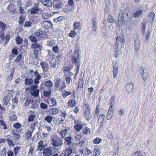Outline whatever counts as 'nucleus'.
Wrapping results in <instances>:
<instances>
[{
    "label": "nucleus",
    "instance_id": "bf43d9fd",
    "mask_svg": "<svg viewBox=\"0 0 156 156\" xmlns=\"http://www.w3.org/2000/svg\"><path fill=\"white\" fill-rule=\"evenodd\" d=\"M34 77L36 78H35L41 79V76L40 75V73H39L37 71V70H36L35 71L34 73Z\"/></svg>",
    "mask_w": 156,
    "mask_h": 156
},
{
    "label": "nucleus",
    "instance_id": "c03bdc74",
    "mask_svg": "<svg viewBox=\"0 0 156 156\" xmlns=\"http://www.w3.org/2000/svg\"><path fill=\"white\" fill-rule=\"evenodd\" d=\"M53 117L50 115H48L44 118V119L49 123H50L52 122Z\"/></svg>",
    "mask_w": 156,
    "mask_h": 156
},
{
    "label": "nucleus",
    "instance_id": "5701e85b",
    "mask_svg": "<svg viewBox=\"0 0 156 156\" xmlns=\"http://www.w3.org/2000/svg\"><path fill=\"white\" fill-rule=\"evenodd\" d=\"M47 102L51 106H55L57 105L56 100L54 98L48 99Z\"/></svg>",
    "mask_w": 156,
    "mask_h": 156
},
{
    "label": "nucleus",
    "instance_id": "4c0bfd02",
    "mask_svg": "<svg viewBox=\"0 0 156 156\" xmlns=\"http://www.w3.org/2000/svg\"><path fill=\"white\" fill-rule=\"evenodd\" d=\"M34 82V80L31 79L26 78L24 80V83L26 85H31Z\"/></svg>",
    "mask_w": 156,
    "mask_h": 156
},
{
    "label": "nucleus",
    "instance_id": "423d86ee",
    "mask_svg": "<svg viewBox=\"0 0 156 156\" xmlns=\"http://www.w3.org/2000/svg\"><path fill=\"white\" fill-rule=\"evenodd\" d=\"M40 65L43 73H47L49 71V65L47 62L45 61L41 62Z\"/></svg>",
    "mask_w": 156,
    "mask_h": 156
},
{
    "label": "nucleus",
    "instance_id": "4468645a",
    "mask_svg": "<svg viewBox=\"0 0 156 156\" xmlns=\"http://www.w3.org/2000/svg\"><path fill=\"white\" fill-rule=\"evenodd\" d=\"M44 32L42 30H39L36 32H35L34 34L38 38V40L40 39V38H43L44 37Z\"/></svg>",
    "mask_w": 156,
    "mask_h": 156
},
{
    "label": "nucleus",
    "instance_id": "8fccbe9b",
    "mask_svg": "<svg viewBox=\"0 0 156 156\" xmlns=\"http://www.w3.org/2000/svg\"><path fill=\"white\" fill-rule=\"evenodd\" d=\"M39 90L37 89V90H34L33 92H31L30 94L31 95L35 97H37L39 95Z\"/></svg>",
    "mask_w": 156,
    "mask_h": 156
},
{
    "label": "nucleus",
    "instance_id": "20e7f679",
    "mask_svg": "<svg viewBox=\"0 0 156 156\" xmlns=\"http://www.w3.org/2000/svg\"><path fill=\"white\" fill-rule=\"evenodd\" d=\"M10 39V34L7 33L6 35L4 36V35L2 34L0 36V44H2L4 46L6 45Z\"/></svg>",
    "mask_w": 156,
    "mask_h": 156
},
{
    "label": "nucleus",
    "instance_id": "cd10ccee",
    "mask_svg": "<svg viewBox=\"0 0 156 156\" xmlns=\"http://www.w3.org/2000/svg\"><path fill=\"white\" fill-rule=\"evenodd\" d=\"M22 54L20 53L16 57V58L14 61L15 62L18 63V65L19 66H20L22 64H20V61L22 59Z\"/></svg>",
    "mask_w": 156,
    "mask_h": 156
},
{
    "label": "nucleus",
    "instance_id": "3c124183",
    "mask_svg": "<svg viewBox=\"0 0 156 156\" xmlns=\"http://www.w3.org/2000/svg\"><path fill=\"white\" fill-rule=\"evenodd\" d=\"M51 90H45L43 92L44 96L47 97H49L51 95Z\"/></svg>",
    "mask_w": 156,
    "mask_h": 156
},
{
    "label": "nucleus",
    "instance_id": "603ef678",
    "mask_svg": "<svg viewBox=\"0 0 156 156\" xmlns=\"http://www.w3.org/2000/svg\"><path fill=\"white\" fill-rule=\"evenodd\" d=\"M32 130H29L27 131L25 134V136L27 140H29L31 137L32 133Z\"/></svg>",
    "mask_w": 156,
    "mask_h": 156
},
{
    "label": "nucleus",
    "instance_id": "ddd939ff",
    "mask_svg": "<svg viewBox=\"0 0 156 156\" xmlns=\"http://www.w3.org/2000/svg\"><path fill=\"white\" fill-rule=\"evenodd\" d=\"M64 6V4L60 1H55L53 5V7L57 9H58Z\"/></svg>",
    "mask_w": 156,
    "mask_h": 156
},
{
    "label": "nucleus",
    "instance_id": "e2e57ef3",
    "mask_svg": "<svg viewBox=\"0 0 156 156\" xmlns=\"http://www.w3.org/2000/svg\"><path fill=\"white\" fill-rule=\"evenodd\" d=\"M21 124L18 122H15L13 124V127L16 129H19L21 128Z\"/></svg>",
    "mask_w": 156,
    "mask_h": 156
},
{
    "label": "nucleus",
    "instance_id": "aec40b11",
    "mask_svg": "<svg viewBox=\"0 0 156 156\" xmlns=\"http://www.w3.org/2000/svg\"><path fill=\"white\" fill-rule=\"evenodd\" d=\"M100 147L98 145H95L94 148V152L93 155L99 156L101 154V151L100 150Z\"/></svg>",
    "mask_w": 156,
    "mask_h": 156
},
{
    "label": "nucleus",
    "instance_id": "052dcab7",
    "mask_svg": "<svg viewBox=\"0 0 156 156\" xmlns=\"http://www.w3.org/2000/svg\"><path fill=\"white\" fill-rule=\"evenodd\" d=\"M113 49H115L114 52V56L115 58H117L119 55V48L117 49L116 48H115V47H113Z\"/></svg>",
    "mask_w": 156,
    "mask_h": 156
},
{
    "label": "nucleus",
    "instance_id": "393cba45",
    "mask_svg": "<svg viewBox=\"0 0 156 156\" xmlns=\"http://www.w3.org/2000/svg\"><path fill=\"white\" fill-rule=\"evenodd\" d=\"M113 108L110 109V108H109L106 116V118L108 120H109L112 118L113 114Z\"/></svg>",
    "mask_w": 156,
    "mask_h": 156
},
{
    "label": "nucleus",
    "instance_id": "49530a36",
    "mask_svg": "<svg viewBox=\"0 0 156 156\" xmlns=\"http://www.w3.org/2000/svg\"><path fill=\"white\" fill-rule=\"evenodd\" d=\"M15 41L17 44H20L23 41V39L19 36L16 37Z\"/></svg>",
    "mask_w": 156,
    "mask_h": 156
},
{
    "label": "nucleus",
    "instance_id": "ea45409f",
    "mask_svg": "<svg viewBox=\"0 0 156 156\" xmlns=\"http://www.w3.org/2000/svg\"><path fill=\"white\" fill-rule=\"evenodd\" d=\"M102 141L101 139L97 137L93 140V143L94 144H99Z\"/></svg>",
    "mask_w": 156,
    "mask_h": 156
},
{
    "label": "nucleus",
    "instance_id": "de8ad7c7",
    "mask_svg": "<svg viewBox=\"0 0 156 156\" xmlns=\"http://www.w3.org/2000/svg\"><path fill=\"white\" fill-rule=\"evenodd\" d=\"M131 156H143V154L141 151H137L132 154Z\"/></svg>",
    "mask_w": 156,
    "mask_h": 156
},
{
    "label": "nucleus",
    "instance_id": "e433bc0d",
    "mask_svg": "<svg viewBox=\"0 0 156 156\" xmlns=\"http://www.w3.org/2000/svg\"><path fill=\"white\" fill-rule=\"evenodd\" d=\"M142 10H138L133 13L134 16L135 17H138L140 16L143 12Z\"/></svg>",
    "mask_w": 156,
    "mask_h": 156
},
{
    "label": "nucleus",
    "instance_id": "58836bf2",
    "mask_svg": "<svg viewBox=\"0 0 156 156\" xmlns=\"http://www.w3.org/2000/svg\"><path fill=\"white\" fill-rule=\"evenodd\" d=\"M71 68H69V67H64L63 68V72L64 73H68V75H70L69 76H72L73 75V73H71V72H69Z\"/></svg>",
    "mask_w": 156,
    "mask_h": 156
},
{
    "label": "nucleus",
    "instance_id": "09e8293b",
    "mask_svg": "<svg viewBox=\"0 0 156 156\" xmlns=\"http://www.w3.org/2000/svg\"><path fill=\"white\" fill-rule=\"evenodd\" d=\"M51 66L53 68H55L57 67L56 62L54 59H52L50 62Z\"/></svg>",
    "mask_w": 156,
    "mask_h": 156
},
{
    "label": "nucleus",
    "instance_id": "39448f33",
    "mask_svg": "<svg viewBox=\"0 0 156 156\" xmlns=\"http://www.w3.org/2000/svg\"><path fill=\"white\" fill-rule=\"evenodd\" d=\"M54 149L52 147L44 148L43 150L42 154L43 156H51L52 155V152Z\"/></svg>",
    "mask_w": 156,
    "mask_h": 156
},
{
    "label": "nucleus",
    "instance_id": "9d476101",
    "mask_svg": "<svg viewBox=\"0 0 156 156\" xmlns=\"http://www.w3.org/2000/svg\"><path fill=\"white\" fill-rule=\"evenodd\" d=\"M41 25L43 28L48 29L52 27L53 24L50 21H44L41 23Z\"/></svg>",
    "mask_w": 156,
    "mask_h": 156
},
{
    "label": "nucleus",
    "instance_id": "6e6552de",
    "mask_svg": "<svg viewBox=\"0 0 156 156\" xmlns=\"http://www.w3.org/2000/svg\"><path fill=\"white\" fill-rule=\"evenodd\" d=\"M78 52L76 53L75 52L74 55L72 56V61L73 63H75V65L76 67V73L75 74V76H77V74L78 73Z\"/></svg>",
    "mask_w": 156,
    "mask_h": 156
},
{
    "label": "nucleus",
    "instance_id": "f03ea898",
    "mask_svg": "<svg viewBox=\"0 0 156 156\" xmlns=\"http://www.w3.org/2000/svg\"><path fill=\"white\" fill-rule=\"evenodd\" d=\"M83 111L84 118L87 120H89L92 118L90 114V109L89 104L84 103L83 106Z\"/></svg>",
    "mask_w": 156,
    "mask_h": 156
},
{
    "label": "nucleus",
    "instance_id": "4d7b16f0",
    "mask_svg": "<svg viewBox=\"0 0 156 156\" xmlns=\"http://www.w3.org/2000/svg\"><path fill=\"white\" fill-rule=\"evenodd\" d=\"M32 23L30 21H26L23 26L24 28L30 27L32 26Z\"/></svg>",
    "mask_w": 156,
    "mask_h": 156
},
{
    "label": "nucleus",
    "instance_id": "dca6fc26",
    "mask_svg": "<svg viewBox=\"0 0 156 156\" xmlns=\"http://www.w3.org/2000/svg\"><path fill=\"white\" fill-rule=\"evenodd\" d=\"M10 97L9 95L5 97L3 100L2 101V106H6L9 104L10 100Z\"/></svg>",
    "mask_w": 156,
    "mask_h": 156
},
{
    "label": "nucleus",
    "instance_id": "a19ab883",
    "mask_svg": "<svg viewBox=\"0 0 156 156\" xmlns=\"http://www.w3.org/2000/svg\"><path fill=\"white\" fill-rule=\"evenodd\" d=\"M96 21L97 19L95 17L93 18L91 20V21L93 23V28H94V32H95L96 29H97V26L96 25Z\"/></svg>",
    "mask_w": 156,
    "mask_h": 156
},
{
    "label": "nucleus",
    "instance_id": "473e14b6",
    "mask_svg": "<svg viewBox=\"0 0 156 156\" xmlns=\"http://www.w3.org/2000/svg\"><path fill=\"white\" fill-rule=\"evenodd\" d=\"M9 118L10 121L12 122L16 121L17 119V116L13 112L11 114V115L9 116Z\"/></svg>",
    "mask_w": 156,
    "mask_h": 156
},
{
    "label": "nucleus",
    "instance_id": "4be33fe9",
    "mask_svg": "<svg viewBox=\"0 0 156 156\" xmlns=\"http://www.w3.org/2000/svg\"><path fill=\"white\" fill-rule=\"evenodd\" d=\"M133 85L132 84L129 83L126 86V90L129 93H130L133 90Z\"/></svg>",
    "mask_w": 156,
    "mask_h": 156
},
{
    "label": "nucleus",
    "instance_id": "bb28decb",
    "mask_svg": "<svg viewBox=\"0 0 156 156\" xmlns=\"http://www.w3.org/2000/svg\"><path fill=\"white\" fill-rule=\"evenodd\" d=\"M115 95L112 96L110 100V109H111L113 108H112L114 106V104L115 102Z\"/></svg>",
    "mask_w": 156,
    "mask_h": 156
},
{
    "label": "nucleus",
    "instance_id": "864d4df0",
    "mask_svg": "<svg viewBox=\"0 0 156 156\" xmlns=\"http://www.w3.org/2000/svg\"><path fill=\"white\" fill-rule=\"evenodd\" d=\"M34 36V34H33V35L30 36L29 37L31 41L33 43L37 42V40L36 37Z\"/></svg>",
    "mask_w": 156,
    "mask_h": 156
},
{
    "label": "nucleus",
    "instance_id": "c9c22d12",
    "mask_svg": "<svg viewBox=\"0 0 156 156\" xmlns=\"http://www.w3.org/2000/svg\"><path fill=\"white\" fill-rule=\"evenodd\" d=\"M49 112L51 115H55L57 114L58 112V110L56 108H53L50 109Z\"/></svg>",
    "mask_w": 156,
    "mask_h": 156
},
{
    "label": "nucleus",
    "instance_id": "a878e982",
    "mask_svg": "<svg viewBox=\"0 0 156 156\" xmlns=\"http://www.w3.org/2000/svg\"><path fill=\"white\" fill-rule=\"evenodd\" d=\"M100 113V105L99 104L97 105L96 109L94 113V117L96 118L97 117Z\"/></svg>",
    "mask_w": 156,
    "mask_h": 156
},
{
    "label": "nucleus",
    "instance_id": "9b49d317",
    "mask_svg": "<svg viewBox=\"0 0 156 156\" xmlns=\"http://www.w3.org/2000/svg\"><path fill=\"white\" fill-rule=\"evenodd\" d=\"M31 47L33 49H37L39 51H41L42 48L41 43H40V42L39 43L38 42L37 43L35 42L32 44L31 45Z\"/></svg>",
    "mask_w": 156,
    "mask_h": 156
},
{
    "label": "nucleus",
    "instance_id": "c756f323",
    "mask_svg": "<svg viewBox=\"0 0 156 156\" xmlns=\"http://www.w3.org/2000/svg\"><path fill=\"white\" fill-rule=\"evenodd\" d=\"M26 17V15H20V16L18 21L19 25H22L23 24L25 20Z\"/></svg>",
    "mask_w": 156,
    "mask_h": 156
},
{
    "label": "nucleus",
    "instance_id": "f3484780",
    "mask_svg": "<svg viewBox=\"0 0 156 156\" xmlns=\"http://www.w3.org/2000/svg\"><path fill=\"white\" fill-rule=\"evenodd\" d=\"M44 85L45 87L48 88L49 90H51L54 87L53 83L51 80L45 81L44 82Z\"/></svg>",
    "mask_w": 156,
    "mask_h": 156
},
{
    "label": "nucleus",
    "instance_id": "a211bd4d",
    "mask_svg": "<svg viewBox=\"0 0 156 156\" xmlns=\"http://www.w3.org/2000/svg\"><path fill=\"white\" fill-rule=\"evenodd\" d=\"M140 73L142 75L143 80L144 81L146 80L148 77L149 74L148 73L144 72V69L142 67H140Z\"/></svg>",
    "mask_w": 156,
    "mask_h": 156
},
{
    "label": "nucleus",
    "instance_id": "7c9ffc66",
    "mask_svg": "<svg viewBox=\"0 0 156 156\" xmlns=\"http://www.w3.org/2000/svg\"><path fill=\"white\" fill-rule=\"evenodd\" d=\"M72 93L70 91H67L66 90H63L62 95V97L65 98H66L68 96L70 95Z\"/></svg>",
    "mask_w": 156,
    "mask_h": 156
},
{
    "label": "nucleus",
    "instance_id": "37998d69",
    "mask_svg": "<svg viewBox=\"0 0 156 156\" xmlns=\"http://www.w3.org/2000/svg\"><path fill=\"white\" fill-rule=\"evenodd\" d=\"M6 27V24L4 23L0 22V31L4 32L5 31V28Z\"/></svg>",
    "mask_w": 156,
    "mask_h": 156
},
{
    "label": "nucleus",
    "instance_id": "2eb2a0df",
    "mask_svg": "<svg viewBox=\"0 0 156 156\" xmlns=\"http://www.w3.org/2000/svg\"><path fill=\"white\" fill-rule=\"evenodd\" d=\"M69 130V128H66L59 132V133L62 138L66 137L65 136L68 135V131Z\"/></svg>",
    "mask_w": 156,
    "mask_h": 156
},
{
    "label": "nucleus",
    "instance_id": "2f4dec72",
    "mask_svg": "<svg viewBox=\"0 0 156 156\" xmlns=\"http://www.w3.org/2000/svg\"><path fill=\"white\" fill-rule=\"evenodd\" d=\"M72 137L71 136L66 137L64 139L65 141L64 143L66 144L69 145L72 143Z\"/></svg>",
    "mask_w": 156,
    "mask_h": 156
},
{
    "label": "nucleus",
    "instance_id": "69168bd1",
    "mask_svg": "<svg viewBox=\"0 0 156 156\" xmlns=\"http://www.w3.org/2000/svg\"><path fill=\"white\" fill-rule=\"evenodd\" d=\"M70 75H68V76L66 75L65 74V76H66V83L67 84H69L70 83L71 81H72L71 78L70 76H69Z\"/></svg>",
    "mask_w": 156,
    "mask_h": 156
},
{
    "label": "nucleus",
    "instance_id": "c85d7f7f",
    "mask_svg": "<svg viewBox=\"0 0 156 156\" xmlns=\"http://www.w3.org/2000/svg\"><path fill=\"white\" fill-rule=\"evenodd\" d=\"M68 5L71 6L70 11L73 10L75 8V5H74V3L73 0H69Z\"/></svg>",
    "mask_w": 156,
    "mask_h": 156
},
{
    "label": "nucleus",
    "instance_id": "412c9836",
    "mask_svg": "<svg viewBox=\"0 0 156 156\" xmlns=\"http://www.w3.org/2000/svg\"><path fill=\"white\" fill-rule=\"evenodd\" d=\"M61 79L59 78H57L54 81V86L56 89L60 87L61 86Z\"/></svg>",
    "mask_w": 156,
    "mask_h": 156
},
{
    "label": "nucleus",
    "instance_id": "680f3d73",
    "mask_svg": "<svg viewBox=\"0 0 156 156\" xmlns=\"http://www.w3.org/2000/svg\"><path fill=\"white\" fill-rule=\"evenodd\" d=\"M19 11L20 15H26V12L24 9L21 6L19 7Z\"/></svg>",
    "mask_w": 156,
    "mask_h": 156
},
{
    "label": "nucleus",
    "instance_id": "79ce46f5",
    "mask_svg": "<svg viewBox=\"0 0 156 156\" xmlns=\"http://www.w3.org/2000/svg\"><path fill=\"white\" fill-rule=\"evenodd\" d=\"M105 118V115L104 114H100L98 117V122L100 124L102 123L104 120Z\"/></svg>",
    "mask_w": 156,
    "mask_h": 156
},
{
    "label": "nucleus",
    "instance_id": "774afa93",
    "mask_svg": "<svg viewBox=\"0 0 156 156\" xmlns=\"http://www.w3.org/2000/svg\"><path fill=\"white\" fill-rule=\"evenodd\" d=\"M85 139H84L80 141L79 143V145H80V147H82L85 146Z\"/></svg>",
    "mask_w": 156,
    "mask_h": 156
},
{
    "label": "nucleus",
    "instance_id": "5fc2aeb1",
    "mask_svg": "<svg viewBox=\"0 0 156 156\" xmlns=\"http://www.w3.org/2000/svg\"><path fill=\"white\" fill-rule=\"evenodd\" d=\"M107 20L110 23H113L114 22L115 20L113 16L110 15H108L107 17Z\"/></svg>",
    "mask_w": 156,
    "mask_h": 156
},
{
    "label": "nucleus",
    "instance_id": "338daca9",
    "mask_svg": "<svg viewBox=\"0 0 156 156\" xmlns=\"http://www.w3.org/2000/svg\"><path fill=\"white\" fill-rule=\"evenodd\" d=\"M37 124V122H36L32 123L30 127V128L31 129L32 131L33 132L34 131L35 129V127L36 125Z\"/></svg>",
    "mask_w": 156,
    "mask_h": 156
},
{
    "label": "nucleus",
    "instance_id": "6e6d98bb",
    "mask_svg": "<svg viewBox=\"0 0 156 156\" xmlns=\"http://www.w3.org/2000/svg\"><path fill=\"white\" fill-rule=\"evenodd\" d=\"M42 17L44 19H47L51 17V15L47 13H43L42 15Z\"/></svg>",
    "mask_w": 156,
    "mask_h": 156
},
{
    "label": "nucleus",
    "instance_id": "7ed1b4c3",
    "mask_svg": "<svg viewBox=\"0 0 156 156\" xmlns=\"http://www.w3.org/2000/svg\"><path fill=\"white\" fill-rule=\"evenodd\" d=\"M87 124L85 123H79V132L84 128L82 130L83 133L85 135L90 134V129L87 126Z\"/></svg>",
    "mask_w": 156,
    "mask_h": 156
},
{
    "label": "nucleus",
    "instance_id": "f257e3e1",
    "mask_svg": "<svg viewBox=\"0 0 156 156\" xmlns=\"http://www.w3.org/2000/svg\"><path fill=\"white\" fill-rule=\"evenodd\" d=\"M63 139L56 135H55L51 140V144L54 147L60 148L63 145Z\"/></svg>",
    "mask_w": 156,
    "mask_h": 156
},
{
    "label": "nucleus",
    "instance_id": "a18cd8bd",
    "mask_svg": "<svg viewBox=\"0 0 156 156\" xmlns=\"http://www.w3.org/2000/svg\"><path fill=\"white\" fill-rule=\"evenodd\" d=\"M72 150L70 148H68L66 150L63 151V152L64 153L65 156H68L70 155L72 153Z\"/></svg>",
    "mask_w": 156,
    "mask_h": 156
},
{
    "label": "nucleus",
    "instance_id": "0e129e2a",
    "mask_svg": "<svg viewBox=\"0 0 156 156\" xmlns=\"http://www.w3.org/2000/svg\"><path fill=\"white\" fill-rule=\"evenodd\" d=\"M11 134H12V136L14 138L15 140H18L20 138L19 135L13 133H11Z\"/></svg>",
    "mask_w": 156,
    "mask_h": 156
},
{
    "label": "nucleus",
    "instance_id": "1a4fd4ad",
    "mask_svg": "<svg viewBox=\"0 0 156 156\" xmlns=\"http://www.w3.org/2000/svg\"><path fill=\"white\" fill-rule=\"evenodd\" d=\"M79 149V152L81 156L87 155L92 153L91 151L87 148L85 147L82 150H81V148H80Z\"/></svg>",
    "mask_w": 156,
    "mask_h": 156
},
{
    "label": "nucleus",
    "instance_id": "f704fd0d",
    "mask_svg": "<svg viewBox=\"0 0 156 156\" xmlns=\"http://www.w3.org/2000/svg\"><path fill=\"white\" fill-rule=\"evenodd\" d=\"M155 15L154 12H150L148 16L149 17V21H151V23L154 20L155 18Z\"/></svg>",
    "mask_w": 156,
    "mask_h": 156
},
{
    "label": "nucleus",
    "instance_id": "6ab92c4d",
    "mask_svg": "<svg viewBox=\"0 0 156 156\" xmlns=\"http://www.w3.org/2000/svg\"><path fill=\"white\" fill-rule=\"evenodd\" d=\"M41 2L44 6L50 7L52 5V2L51 0H42Z\"/></svg>",
    "mask_w": 156,
    "mask_h": 156
},
{
    "label": "nucleus",
    "instance_id": "f8f14e48",
    "mask_svg": "<svg viewBox=\"0 0 156 156\" xmlns=\"http://www.w3.org/2000/svg\"><path fill=\"white\" fill-rule=\"evenodd\" d=\"M41 12V10L37 7L32 8L30 10V13L32 14H40Z\"/></svg>",
    "mask_w": 156,
    "mask_h": 156
},
{
    "label": "nucleus",
    "instance_id": "0eeeda50",
    "mask_svg": "<svg viewBox=\"0 0 156 156\" xmlns=\"http://www.w3.org/2000/svg\"><path fill=\"white\" fill-rule=\"evenodd\" d=\"M116 41L114 46L115 48L117 49L119 48V44H123L125 43V39L123 38L120 36H117L116 38Z\"/></svg>",
    "mask_w": 156,
    "mask_h": 156
},
{
    "label": "nucleus",
    "instance_id": "b1692460",
    "mask_svg": "<svg viewBox=\"0 0 156 156\" xmlns=\"http://www.w3.org/2000/svg\"><path fill=\"white\" fill-rule=\"evenodd\" d=\"M44 148L43 141L42 140H41L38 143L37 150L41 151Z\"/></svg>",
    "mask_w": 156,
    "mask_h": 156
},
{
    "label": "nucleus",
    "instance_id": "72a5a7b5",
    "mask_svg": "<svg viewBox=\"0 0 156 156\" xmlns=\"http://www.w3.org/2000/svg\"><path fill=\"white\" fill-rule=\"evenodd\" d=\"M113 70L112 71L113 76L114 78H115L117 76L118 74V69L117 67H115L113 66Z\"/></svg>",
    "mask_w": 156,
    "mask_h": 156
},
{
    "label": "nucleus",
    "instance_id": "13d9d810",
    "mask_svg": "<svg viewBox=\"0 0 156 156\" xmlns=\"http://www.w3.org/2000/svg\"><path fill=\"white\" fill-rule=\"evenodd\" d=\"M0 125L2 126V128L4 129H8L7 125L3 120H0Z\"/></svg>",
    "mask_w": 156,
    "mask_h": 156
}]
</instances>
